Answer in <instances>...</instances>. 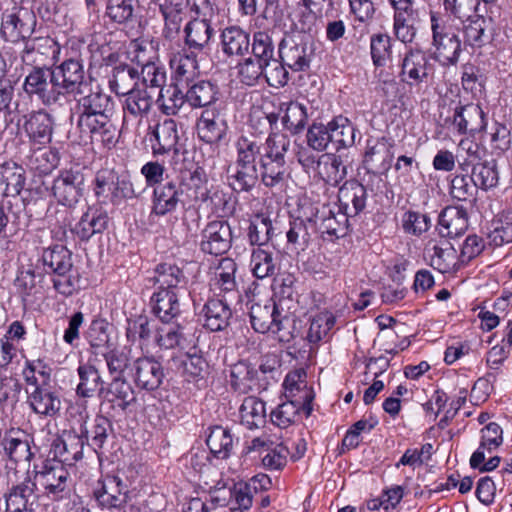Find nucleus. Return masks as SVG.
I'll use <instances>...</instances> for the list:
<instances>
[{
  "label": "nucleus",
  "mask_w": 512,
  "mask_h": 512,
  "mask_svg": "<svg viewBox=\"0 0 512 512\" xmlns=\"http://www.w3.org/2000/svg\"><path fill=\"white\" fill-rule=\"evenodd\" d=\"M156 102L165 115H176L184 103L187 102L186 93L182 92L179 84L170 85L166 88L163 86L158 91Z\"/></svg>",
  "instance_id": "052dcab7"
},
{
  "label": "nucleus",
  "mask_w": 512,
  "mask_h": 512,
  "mask_svg": "<svg viewBox=\"0 0 512 512\" xmlns=\"http://www.w3.org/2000/svg\"><path fill=\"white\" fill-rule=\"evenodd\" d=\"M239 414L241 424L247 429H258L266 423L265 403L257 397H246L239 408Z\"/></svg>",
  "instance_id": "49530a36"
},
{
  "label": "nucleus",
  "mask_w": 512,
  "mask_h": 512,
  "mask_svg": "<svg viewBox=\"0 0 512 512\" xmlns=\"http://www.w3.org/2000/svg\"><path fill=\"white\" fill-rule=\"evenodd\" d=\"M158 329L159 326L156 325L155 321L149 320L147 316L140 315L134 319L128 320L126 335L131 341L139 339L145 344L150 342L155 343Z\"/></svg>",
  "instance_id": "6e6d98bb"
},
{
  "label": "nucleus",
  "mask_w": 512,
  "mask_h": 512,
  "mask_svg": "<svg viewBox=\"0 0 512 512\" xmlns=\"http://www.w3.org/2000/svg\"><path fill=\"white\" fill-rule=\"evenodd\" d=\"M108 85L117 95L125 96L140 86L139 72L128 64H119L112 68Z\"/></svg>",
  "instance_id": "58836bf2"
},
{
  "label": "nucleus",
  "mask_w": 512,
  "mask_h": 512,
  "mask_svg": "<svg viewBox=\"0 0 512 512\" xmlns=\"http://www.w3.org/2000/svg\"><path fill=\"white\" fill-rule=\"evenodd\" d=\"M72 115L77 117V128L80 133L90 138L91 143L111 150L116 147L120 131L111 117L114 111L113 98L99 86L86 88V93L77 94ZM73 116H71V119Z\"/></svg>",
  "instance_id": "f257e3e1"
},
{
  "label": "nucleus",
  "mask_w": 512,
  "mask_h": 512,
  "mask_svg": "<svg viewBox=\"0 0 512 512\" xmlns=\"http://www.w3.org/2000/svg\"><path fill=\"white\" fill-rule=\"evenodd\" d=\"M98 396L111 404L114 410L125 412L136 402L135 391L131 384L124 378L114 376L108 385L101 386Z\"/></svg>",
  "instance_id": "aec40b11"
},
{
  "label": "nucleus",
  "mask_w": 512,
  "mask_h": 512,
  "mask_svg": "<svg viewBox=\"0 0 512 512\" xmlns=\"http://www.w3.org/2000/svg\"><path fill=\"white\" fill-rule=\"evenodd\" d=\"M484 154V149L478 143L468 139L461 140L456 156L459 168L463 172L468 173L470 168L483 161Z\"/></svg>",
  "instance_id": "774afa93"
},
{
  "label": "nucleus",
  "mask_w": 512,
  "mask_h": 512,
  "mask_svg": "<svg viewBox=\"0 0 512 512\" xmlns=\"http://www.w3.org/2000/svg\"><path fill=\"white\" fill-rule=\"evenodd\" d=\"M7 490L3 494L6 512H35L38 505L37 484L30 471L19 475L11 469L6 474Z\"/></svg>",
  "instance_id": "39448f33"
},
{
  "label": "nucleus",
  "mask_w": 512,
  "mask_h": 512,
  "mask_svg": "<svg viewBox=\"0 0 512 512\" xmlns=\"http://www.w3.org/2000/svg\"><path fill=\"white\" fill-rule=\"evenodd\" d=\"M108 221L106 212L90 208L75 225L74 232L81 240L87 241L93 235L102 233L107 228Z\"/></svg>",
  "instance_id": "37998d69"
},
{
  "label": "nucleus",
  "mask_w": 512,
  "mask_h": 512,
  "mask_svg": "<svg viewBox=\"0 0 512 512\" xmlns=\"http://www.w3.org/2000/svg\"><path fill=\"white\" fill-rule=\"evenodd\" d=\"M22 90L46 107L60 106L53 65L26 66Z\"/></svg>",
  "instance_id": "423d86ee"
},
{
  "label": "nucleus",
  "mask_w": 512,
  "mask_h": 512,
  "mask_svg": "<svg viewBox=\"0 0 512 512\" xmlns=\"http://www.w3.org/2000/svg\"><path fill=\"white\" fill-rule=\"evenodd\" d=\"M392 145L385 137L368 139L363 164L368 173H383L391 167Z\"/></svg>",
  "instance_id": "412c9836"
},
{
  "label": "nucleus",
  "mask_w": 512,
  "mask_h": 512,
  "mask_svg": "<svg viewBox=\"0 0 512 512\" xmlns=\"http://www.w3.org/2000/svg\"><path fill=\"white\" fill-rule=\"evenodd\" d=\"M432 67L425 52L420 49H410L401 62L399 77L401 82L409 87H418L426 83Z\"/></svg>",
  "instance_id": "4468645a"
},
{
  "label": "nucleus",
  "mask_w": 512,
  "mask_h": 512,
  "mask_svg": "<svg viewBox=\"0 0 512 512\" xmlns=\"http://www.w3.org/2000/svg\"><path fill=\"white\" fill-rule=\"evenodd\" d=\"M472 183L477 188L488 190L495 187L499 181L497 164L494 159L483 160L470 168Z\"/></svg>",
  "instance_id": "bf43d9fd"
},
{
  "label": "nucleus",
  "mask_w": 512,
  "mask_h": 512,
  "mask_svg": "<svg viewBox=\"0 0 512 512\" xmlns=\"http://www.w3.org/2000/svg\"><path fill=\"white\" fill-rule=\"evenodd\" d=\"M54 42L48 37H30L20 52V58L25 66L43 65L42 57L54 52Z\"/></svg>",
  "instance_id": "de8ad7c7"
},
{
  "label": "nucleus",
  "mask_w": 512,
  "mask_h": 512,
  "mask_svg": "<svg viewBox=\"0 0 512 512\" xmlns=\"http://www.w3.org/2000/svg\"><path fill=\"white\" fill-rule=\"evenodd\" d=\"M28 404L36 414L45 417L56 416L61 409L59 396L44 387H36L28 394Z\"/></svg>",
  "instance_id": "e433bc0d"
},
{
  "label": "nucleus",
  "mask_w": 512,
  "mask_h": 512,
  "mask_svg": "<svg viewBox=\"0 0 512 512\" xmlns=\"http://www.w3.org/2000/svg\"><path fill=\"white\" fill-rule=\"evenodd\" d=\"M177 185L185 205L189 207L200 206L209 199L208 178L201 167L183 171Z\"/></svg>",
  "instance_id": "f8f14e48"
},
{
  "label": "nucleus",
  "mask_w": 512,
  "mask_h": 512,
  "mask_svg": "<svg viewBox=\"0 0 512 512\" xmlns=\"http://www.w3.org/2000/svg\"><path fill=\"white\" fill-rule=\"evenodd\" d=\"M281 111L284 112L282 116V123L284 127L293 134L300 133L307 124V109L298 102L290 101L281 104Z\"/></svg>",
  "instance_id": "4d7b16f0"
},
{
  "label": "nucleus",
  "mask_w": 512,
  "mask_h": 512,
  "mask_svg": "<svg viewBox=\"0 0 512 512\" xmlns=\"http://www.w3.org/2000/svg\"><path fill=\"white\" fill-rule=\"evenodd\" d=\"M339 209L350 217L358 215L366 207V187L355 179L347 180L338 191Z\"/></svg>",
  "instance_id": "b1692460"
},
{
  "label": "nucleus",
  "mask_w": 512,
  "mask_h": 512,
  "mask_svg": "<svg viewBox=\"0 0 512 512\" xmlns=\"http://www.w3.org/2000/svg\"><path fill=\"white\" fill-rule=\"evenodd\" d=\"M164 376L162 364L153 358H138L133 364L132 378L139 389L146 391L158 389Z\"/></svg>",
  "instance_id": "6ab92c4d"
},
{
  "label": "nucleus",
  "mask_w": 512,
  "mask_h": 512,
  "mask_svg": "<svg viewBox=\"0 0 512 512\" xmlns=\"http://www.w3.org/2000/svg\"><path fill=\"white\" fill-rule=\"evenodd\" d=\"M427 13L425 5L421 8L395 11L393 29L397 39L403 43H411L416 35V22L421 15L425 16Z\"/></svg>",
  "instance_id": "f704fd0d"
},
{
  "label": "nucleus",
  "mask_w": 512,
  "mask_h": 512,
  "mask_svg": "<svg viewBox=\"0 0 512 512\" xmlns=\"http://www.w3.org/2000/svg\"><path fill=\"white\" fill-rule=\"evenodd\" d=\"M153 103L151 91L139 86L125 95L123 110L135 118H142L150 112Z\"/></svg>",
  "instance_id": "603ef678"
},
{
  "label": "nucleus",
  "mask_w": 512,
  "mask_h": 512,
  "mask_svg": "<svg viewBox=\"0 0 512 512\" xmlns=\"http://www.w3.org/2000/svg\"><path fill=\"white\" fill-rule=\"evenodd\" d=\"M5 455L13 462L29 461L32 457L28 440L23 431L10 430L1 440Z\"/></svg>",
  "instance_id": "c03bdc74"
},
{
  "label": "nucleus",
  "mask_w": 512,
  "mask_h": 512,
  "mask_svg": "<svg viewBox=\"0 0 512 512\" xmlns=\"http://www.w3.org/2000/svg\"><path fill=\"white\" fill-rule=\"evenodd\" d=\"M23 129L29 141L46 145L51 142L54 131V118L45 109H38L23 116Z\"/></svg>",
  "instance_id": "a211bd4d"
},
{
  "label": "nucleus",
  "mask_w": 512,
  "mask_h": 512,
  "mask_svg": "<svg viewBox=\"0 0 512 512\" xmlns=\"http://www.w3.org/2000/svg\"><path fill=\"white\" fill-rule=\"evenodd\" d=\"M301 411L304 412V402H301L300 398L297 400L287 399L271 412L270 419L274 425L284 429L299 419Z\"/></svg>",
  "instance_id": "5fc2aeb1"
},
{
  "label": "nucleus",
  "mask_w": 512,
  "mask_h": 512,
  "mask_svg": "<svg viewBox=\"0 0 512 512\" xmlns=\"http://www.w3.org/2000/svg\"><path fill=\"white\" fill-rule=\"evenodd\" d=\"M279 56L292 71H306L314 56L313 45L309 37L287 36L279 44Z\"/></svg>",
  "instance_id": "9b49d317"
},
{
  "label": "nucleus",
  "mask_w": 512,
  "mask_h": 512,
  "mask_svg": "<svg viewBox=\"0 0 512 512\" xmlns=\"http://www.w3.org/2000/svg\"><path fill=\"white\" fill-rule=\"evenodd\" d=\"M37 19L26 8H17L2 15L0 26L1 39L10 44H24L35 32Z\"/></svg>",
  "instance_id": "9d476101"
},
{
  "label": "nucleus",
  "mask_w": 512,
  "mask_h": 512,
  "mask_svg": "<svg viewBox=\"0 0 512 512\" xmlns=\"http://www.w3.org/2000/svg\"><path fill=\"white\" fill-rule=\"evenodd\" d=\"M199 139L207 144H219L227 136L228 123L224 113L217 109H205L196 122Z\"/></svg>",
  "instance_id": "f3484780"
},
{
  "label": "nucleus",
  "mask_w": 512,
  "mask_h": 512,
  "mask_svg": "<svg viewBox=\"0 0 512 512\" xmlns=\"http://www.w3.org/2000/svg\"><path fill=\"white\" fill-rule=\"evenodd\" d=\"M236 160L227 169L229 186L237 193L250 192L258 183V137L241 135L235 141Z\"/></svg>",
  "instance_id": "7ed1b4c3"
},
{
  "label": "nucleus",
  "mask_w": 512,
  "mask_h": 512,
  "mask_svg": "<svg viewBox=\"0 0 512 512\" xmlns=\"http://www.w3.org/2000/svg\"><path fill=\"white\" fill-rule=\"evenodd\" d=\"M206 443L210 452L220 459L228 458L233 449L232 435L227 428L222 426H215L211 429Z\"/></svg>",
  "instance_id": "680f3d73"
},
{
  "label": "nucleus",
  "mask_w": 512,
  "mask_h": 512,
  "mask_svg": "<svg viewBox=\"0 0 512 512\" xmlns=\"http://www.w3.org/2000/svg\"><path fill=\"white\" fill-rule=\"evenodd\" d=\"M182 293L172 290H158L151 297L152 312L163 323H170L182 312L180 297Z\"/></svg>",
  "instance_id": "7c9ffc66"
},
{
  "label": "nucleus",
  "mask_w": 512,
  "mask_h": 512,
  "mask_svg": "<svg viewBox=\"0 0 512 512\" xmlns=\"http://www.w3.org/2000/svg\"><path fill=\"white\" fill-rule=\"evenodd\" d=\"M187 87L186 100L193 108L207 107L217 100V86L210 81L200 80Z\"/></svg>",
  "instance_id": "864d4df0"
},
{
  "label": "nucleus",
  "mask_w": 512,
  "mask_h": 512,
  "mask_svg": "<svg viewBox=\"0 0 512 512\" xmlns=\"http://www.w3.org/2000/svg\"><path fill=\"white\" fill-rule=\"evenodd\" d=\"M184 32L185 44L188 46V49L197 53L203 52L209 47L215 34V30L209 20L198 18L189 21L184 28Z\"/></svg>",
  "instance_id": "72a5a7b5"
},
{
  "label": "nucleus",
  "mask_w": 512,
  "mask_h": 512,
  "mask_svg": "<svg viewBox=\"0 0 512 512\" xmlns=\"http://www.w3.org/2000/svg\"><path fill=\"white\" fill-rule=\"evenodd\" d=\"M257 371L247 362L239 361L232 365L230 378L232 387L242 393L253 390Z\"/></svg>",
  "instance_id": "0e129e2a"
},
{
  "label": "nucleus",
  "mask_w": 512,
  "mask_h": 512,
  "mask_svg": "<svg viewBox=\"0 0 512 512\" xmlns=\"http://www.w3.org/2000/svg\"><path fill=\"white\" fill-rule=\"evenodd\" d=\"M170 66L179 84L189 86L199 74L197 52L183 50L170 60Z\"/></svg>",
  "instance_id": "ea45409f"
},
{
  "label": "nucleus",
  "mask_w": 512,
  "mask_h": 512,
  "mask_svg": "<svg viewBox=\"0 0 512 512\" xmlns=\"http://www.w3.org/2000/svg\"><path fill=\"white\" fill-rule=\"evenodd\" d=\"M432 31V58L442 66H454L461 54V41L451 25L429 11Z\"/></svg>",
  "instance_id": "0eeeda50"
},
{
  "label": "nucleus",
  "mask_w": 512,
  "mask_h": 512,
  "mask_svg": "<svg viewBox=\"0 0 512 512\" xmlns=\"http://www.w3.org/2000/svg\"><path fill=\"white\" fill-rule=\"evenodd\" d=\"M232 242V230L227 221L209 222L201 233L200 247L204 253L222 255L226 253Z\"/></svg>",
  "instance_id": "dca6fc26"
},
{
  "label": "nucleus",
  "mask_w": 512,
  "mask_h": 512,
  "mask_svg": "<svg viewBox=\"0 0 512 512\" xmlns=\"http://www.w3.org/2000/svg\"><path fill=\"white\" fill-rule=\"evenodd\" d=\"M25 170L15 162L0 164V194L15 197L21 193L25 185Z\"/></svg>",
  "instance_id": "4c0bfd02"
},
{
  "label": "nucleus",
  "mask_w": 512,
  "mask_h": 512,
  "mask_svg": "<svg viewBox=\"0 0 512 512\" xmlns=\"http://www.w3.org/2000/svg\"><path fill=\"white\" fill-rule=\"evenodd\" d=\"M201 316L206 329L218 332L229 326L232 310L227 299L211 298L204 304Z\"/></svg>",
  "instance_id": "bb28decb"
},
{
  "label": "nucleus",
  "mask_w": 512,
  "mask_h": 512,
  "mask_svg": "<svg viewBox=\"0 0 512 512\" xmlns=\"http://www.w3.org/2000/svg\"><path fill=\"white\" fill-rule=\"evenodd\" d=\"M336 318L333 313L323 311L316 314L312 319L306 335V339L311 344H317L325 339L330 330L334 327Z\"/></svg>",
  "instance_id": "338daca9"
},
{
  "label": "nucleus",
  "mask_w": 512,
  "mask_h": 512,
  "mask_svg": "<svg viewBox=\"0 0 512 512\" xmlns=\"http://www.w3.org/2000/svg\"><path fill=\"white\" fill-rule=\"evenodd\" d=\"M98 503L106 509H120L128 499V486L117 475H107L101 488L94 492Z\"/></svg>",
  "instance_id": "393cba45"
},
{
  "label": "nucleus",
  "mask_w": 512,
  "mask_h": 512,
  "mask_svg": "<svg viewBox=\"0 0 512 512\" xmlns=\"http://www.w3.org/2000/svg\"><path fill=\"white\" fill-rule=\"evenodd\" d=\"M280 311L276 303L270 299L264 304L254 303L250 308V322L252 328L258 333L270 332Z\"/></svg>",
  "instance_id": "a18cd8bd"
},
{
  "label": "nucleus",
  "mask_w": 512,
  "mask_h": 512,
  "mask_svg": "<svg viewBox=\"0 0 512 512\" xmlns=\"http://www.w3.org/2000/svg\"><path fill=\"white\" fill-rule=\"evenodd\" d=\"M259 155L257 165L260 178L267 188H282L288 177L286 154L291 141L285 134H270L264 142L258 138Z\"/></svg>",
  "instance_id": "f03ea898"
},
{
  "label": "nucleus",
  "mask_w": 512,
  "mask_h": 512,
  "mask_svg": "<svg viewBox=\"0 0 512 512\" xmlns=\"http://www.w3.org/2000/svg\"><path fill=\"white\" fill-rule=\"evenodd\" d=\"M59 104L67 102L70 95L84 94L89 83L85 80L82 60L69 58L53 66Z\"/></svg>",
  "instance_id": "6e6552de"
},
{
  "label": "nucleus",
  "mask_w": 512,
  "mask_h": 512,
  "mask_svg": "<svg viewBox=\"0 0 512 512\" xmlns=\"http://www.w3.org/2000/svg\"><path fill=\"white\" fill-rule=\"evenodd\" d=\"M306 378L307 373L304 368L294 369L286 375L283 387L287 399L297 400L300 398L301 402H304V413L309 416L312 412L314 393L308 387Z\"/></svg>",
  "instance_id": "a878e982"
},
{
  "label": "nucleus",
  "mask_w": 512,
  "mask_h": 512,
  "mask_svg": "<svg viewBox=\"0 0 512 512\" xmlns=\"http://www.w3.org/2000/svg\"><path fill=\"white\" fill-rule=\"evenodd\" d=\"M179 204L185 205V201L182 199L177 183L168 181L159 184L153 191L151 216L163 217L172 214Z\"/></svg>",
  "instance_id": "5701e85b"
},
{
  "label": "nucleus",
  "mask_w": 512,
  "mask_h": 512,
  "mask_svg": "<svg viewBox=\"0 0 512 512\" xmlns=\"http://www.w3.org/2000/svg\"><path fill=\"white\" fill-rule=\"evenodd\" d=\"M80 421L83 422L80 429V435L69 433L66 437L58 439L54 443V455L59 458L57 462L62 465H71L73 462L82 459L84 443L89 441V430L85 426L88 418L87 412L80 413Z\"/></svg>",
  "instance_id": "2eb2a0df"
},
{
  "label": "nucleus",
  "mask_w": 512,
  "mask_h": 512,
  "mask_svg": "<svg viewBox=\"0 0 512 512\" xmlns=\"http://www.w3.org/2000/svg\"><path fill=\"white\" fill-rule=\"evenodd\" d=\"M253 275L258 279L272 277L276 273V261L273 251L257 247L253 249L250 261Z\"/></svg>",
  "instance_id": "e2e57ef3"
},
{
  "label": "nucleus",
  "mask_w": 512,
  "mask_h": 512,
  "mask_svg": "<svg viewBox=\"0 0 512 512\" xmlns=\"http://www.w3.org/2000/svg\"><path fill=\"white\" fill-rule=\"evenodd\" d=\"M152 136L153 138L150 141L153 154L178 153L179 134L175 120L165 119L163 122L158 123L152 131Z\"/></svg>",
  "instance_id": "2f4dec72"
},
{
  "label": "nucleus",
  "mask_w": 512,
  "mask_h": 512,
  "mask_svg": "<svg viewBox=\"0 0 512 512\" xmlns=\"http://www.w3.org/2000/svg\"><path fill=\"white\" fill-rule=\"evenodd\" d=\"M192 340L185 333V328L179 324L159 326L156 342L161 349H186Z\"/></svg>",
  "instance_id": "09e8293b"
},
{
  "label": "nucleus",
  "mask_w": 512,
  "mask_h": 512,
  "mask_svg": "<svg viewBox=\"0 0 512 512\" xmlns=\"http://www.w3.org/2000/svg\"><path fill=\"white\" fill-rule=\"evenodd\" d=\"M83 186L84 176L79 170L65 169L55 177L51 190L58 203L71 207L80 200Z\"/></svg>",
  "instance_id": "ddd939ff"
},
{
  "label": "nucleus",
  "mask_w": 512,
  "mask_h": 512,
  "mask_svg": "<svg viewBox=\"0 0 512 512\" xmlns=\"http://www.w3.org/2000/svg\"><path fill=\"white\" fill-rule=\"evenodd\" d=\"M426 254L429 257L430 266L441 273L449 272L456 264L457 252L448 241L440 244L429 242Z\"/></svg>",
  "instance_id": "79ce46f5"
},
{
  "label": "nucleus",
  "mask_w": 512,
  "mask_h": 512,
  "mask_svg": "<svg viewBox=\"0 0 512 512\" xmlns=\"http://www.w3.org/2000/svg\"><path fill=\"white\" fill-rule=\"evenodd\" d=\"M313 0H301L293 18V25L297 31L303 34L317 32V14L312 10Z\"/></svg>",
  "instance_id": "69168bd1"
},
{
  "label": "nucleus",
  "mask_w": 512,
  "mask_h": 512,
  "mask_svg": "<svg viewBox=\"0 0 512 512\" xmlns=\"http://www.w3.org/2000/svg\"><path fill=\"white\" fill-rule=\"evenodd\" d=\"M33 480L39 483L44 494L53 501L69 499L71 496V478L68 470L56 459L46 460L40 471L34 472Z\"/></svg>",
  "instance_id": "1a4fd4ad"
},
{
  "label": "nucleus",
  "mask_w": 512,
  "mask_h": 512,
  "mask_svg": "<svg viewBox=\"0 0 512 512\" xmlns=\"http://www.w3.org/2000/svg\"><path fill=\"white\" fill-rule=\"evenodd\" d=\"M468 213L463 206H448L439 215L438 232L441 237H458L468 229Z\"/></svg>",
  "instance_id": "c85d7f7f"
},
{
  "label": "nucleus",
  "mask_w": 512,
  "mask_h": 512,
  "mask_svg": "<svg viewBox=\"0 0 512 512\" xmlns=\"http://www.w3.org/2000/svg\"><path fill=\"white\" fill-rule=\"evenodd\" d=\"M502 429L495 423L491 422L482 429L481 443L478 449L472 454L470 458V466L476 468L481 464L486 457L485 450L491 452L502 444Z\"/></svg>",
  "instance_id": "8fccbe9b"
},
{
  "label": "nucleus",
  "mask_w": 512,
  "mask_h": 512,
  "mask_svg": "<svg viewBox=\"0 0 512 512\" xmlns=\"http://www.w3.org/2000/svg\"><path fill=\"white\" fill-rule=\"evenodd\" d=\"M154 280L159 285L158 290H172L182 294L187 291V277L174 264L161 263L157 265Z\"/></svg>",
  "instance_id": "c9c22d12"
},
{
  "label": "nucleus",
  "mask_w": 512,
  "mask_h": 512,
  "mask_svg": "<svg viewBox=\"0 0 512 512\" xmlns=\"http://www.w3.org/2000/svg\"><path fill=\"white\" fill-rule=\"evenodd\" d=\"M164 19L162 35L172 41L180 33L182 23L186 16L188 0H155Z\"/></svg>",
  "instance_id": "4be33fe9"
},
{
  "label": "nucleus",
  "mask_w": 512,
  "mask_h": 512,
  "mask_svg": "<svg viewBox=\"0 0 512 512\" xmlns=\"http://www.w3.org/2000/svg\"><path fill=\"white\" fill-rule=\"evenodd\" d=\"M452 124L461 134H476L486 127L485 113L478 104H468L455 109Z\"/></svg>",
  "instance_id": "cd10ccee"
},
{
  "label": "nucleus",
  "mask_w": 512,
  "mask_h": 512,
  "mask_svg": "<svg viewBox=\"0 0 512 512\" xmlns=\"http://www.w3.org/2000/svg\"><path fill=\"white\" fill-rule=\"evenodd\" d=\"M331 143L336 150L351 147L355 143L356 129L354 125L343 116H338L330 122Z\"/></svg>",
  "instance_id": "13d9d810"
},
{
  "label": "nucleus",
  "mask_w": 512,
  "mask_h": 512,
  "mask_svg": "<svg viewBox=\"0 0 512 512\" xmlns=\"http://www.w3.org/2000/svg\"><path fill=\"white\" fill-rule=\"evenodd\" d=\"M39 261L45 273L55 274L54 288L65 296L72 295L78 288L77 278L70 275L73 268L72 252L64 245L56 244L42 251Z\"/></svg>",
  "instance_id": "20e7f679"
},
{
  "label": "nucleus",
  "mask_w": 512,
  "mask_h": 512,
  "mask_svg": "<svg viewBox=\"0 0 512 512\" xmlns=\"http://www.w3.org/2000/svg\"><path fill=\"white\" fill-rule=\"evenodd\" d=\"M315 176L326 184L336 187L347 176V164L343 156L334 153H324L320 155V163Z\"/></svg>",
  "instance_id": "473e14b6"
},
{
  "label": "nucleus",
  "mask_w": 512,
  "mask_h": 512,
  "mask_svg": "<svg viewBox=\"0 0 512 512\" xmlns=\"http://www.w3.org/2000/svg\"><path fill=\"white\" fill-rule=\"evenodd\" d=\"M79 382L76 386V394L81 398H91L99 393L103 381L98 369L90 364L81 363L77 368Z\"/></svg>",
  "instance_id": "3c124183"
},
{
  "label": "nucleus",
  "mask_w": 512,
  "mask_h": 512,
  "mask_svg": "<svg viewBox=\"0 0 512 512\" xmlns=\"http://www.w3.org/2000/svg\"><path fill=\"white\" fill-rule=\"evenodd\" d=\"M236 272L237 264L233 259H221L210 281L213 290L228 295L231 299L237 298L239 293Z\"/></svg>",
  "instance_id": "c756f323"
},
{
  "label": "nucleus",
  "mask_w": 512,
  "mask_h": 512,
  "mask_svg": "<svg viewBox=\"0 0 512 512\" xmlns=\"http://www.w3.org/2000/svg\"><path fill=\"white\" fill-rule=\"evenodd\" d=\"M250 48V35L239 26H229L221 33L222 52L231 56H243Z\"/></svg>",
  "instance_id": "a19ab883"
}]
</instances>
